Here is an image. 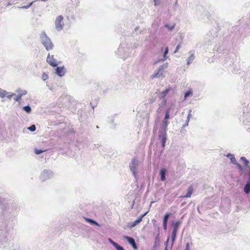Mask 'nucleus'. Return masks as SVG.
<instances>
[{
  "instance_id": "nucleus-46",
  "label": "nucleus",
  "mask_w": 250,
  "mask_h": 250,
  "mask_svg": "<svg viewBox=\"0 0 250 250\" xmlns=\"http://www.w3.org/2000/svg\"><path fill=\"white\" fill-rule=\"evenodd\" d=\"M156 3H157V1H155V5H156Z\"/></svg>"
},
{
  "instance_id": "nucleus-21",
  "label": "nucleus",
  "mask_w": 250,
  "mask_h": 250,
  "mask_svg": "<svg viewBox=\"0 0 250 250\" xmlns=\"http://www.w3.org/2000/svg\"><path fill=\"white\" fill-rule=\"evenodd\" d=\"M167 103V100L165 98L162 99L161 102L159 104V107L157 110V112L159 113L160 112V108H163L165 106Z\"/></svg>"
},
{
  "instance_id": "nucleus-23",
  "label": "nucleus",
  "mask_w": 250,
  "mask_h": 250,
  "mask_svg": "<svg viewBox=\"0 0 250 250\" xmlns=\"http://www.w3.org/2000/svg\"><path fill=\"white\" fill-rule=\"evenodd\" d=\"M172 106L173 105H171L170 107L168 108L166 110L164 119L168 120L169 118V113L170 112L171 108L172 107Z\"/></svg>"
},
{
  "instance_id": "nucleus-22",
  "label": "nucleus",
  "mask_w": 250,
  "mask_h": 250,
  "mask_svg": "<svg viewBox=\"0 0 250 250\" xmlns=\"http://www.w3.org/2000/svg\"><path fill=\"white\" fill-rule=\"evenodd\" d=\"M142 222L141 218H138L137 220H136L135 221H134L133 223L130 224V228H132L134 227H135L137 224L141 223Z\"/></svg>"
},
{
  "instance_id": "nucleus-43",
  "label": "nucleus",
  "mask_w": 250,
  "mask_h": 250,
  "mask_svg": "<svg viewBox=\"0 0 250 250\" xmlns=\"http://www.w3.org/2000/svg\"><path fill=\"white\" fill-rule=\"evenodd\" d=\"M235 165H237V167H238L239 169H242V167L241 166V165L238 164L237 163V164H235Z\"/></svg>"
},
{
  "instance_id": "nucleus-33",
  "label": "nucleus",
  "mask_w": 250,
  "mask_h": 250,
  "mask_svg": "<svg viewBox=\"0 0 250 250\" xmlns=\"http://www.w3.org/2000/svg\"><path fill=\"white\" fill-rule=\"evenodd\" d=\"M42 78V80L45 81L48 79V75L46 73H43Z\"/></svg>"
},
{
  "instance_id": "nucleus-40",
  "label": "nucleus",
  "mask_w": 250,
  "mask_h": 250,
  "mask_svg": "<svg viewBox=\"0 0 250 250\" xmlns=\"http://www.w3.org/2000/svg\"><path fill=\"white\" fill-rule=\"evenodd\" d=\"M169 239V237H168L167 240L165 242V245L166 246V247L165 248V250H167V244L168 243Z\"/></svg>"
},
{
  "instance_id": "nucleus-10",
  "label": "nucleus",
  "mask_w": 250,
  "mask_h": 250,
  "mask_svg": "<svg viewBox=\"0 0 250 250\" xmlns=\"http://www.w3.org/2000/svg\"><path fill=\"white\" fill-rule=\"evenodd\" d=\"M46 62L51 66L55 67L58 65V62L54 58V55L50 56V53L48 54L46 58Z\"/></svg>"
},
{
  "instance_id": "nucleus-37",
  "label": "nucleus",
  "mask_w": 250,
  "mask_h": 250,
  "mask_svg": "<svg viewBox=\"0 0 250 250\" xmlns=\"http://www.w3.org/2000/svg\"><path fill=\"white\" fill-rule=\"evenodd\" d=\"M191 110H189V111H188V117H187V120H188V121H189L190 120V117H191Z\"/></svg>"
},
{
  "instance_id": "nucleus-12",
  "label": "nucleus",
  "mask_w": 250,
  "mask_h": 250,
  "mask_svg": "<svg viewBox=\"0 0 250 250\" xmlns=\"http://www.w3.org/2000/svg\"><path fill=\"white\" fill-rule=\"evenodd\" d=\"M65 73L64 66H58L56 68V73L60 77L63 76Z\"/></svg>"
},
{
  "instance_id": "nucleus-17",
  "label": "nucleus",
  "mask_w": 250,
  "mask_h": 250,
  "mask_svg": "<svg viewBox=\"0 0 250 250\" xmlns=\"http://www.w3.org/2000/svg\"><path fill=\"white\" fill-rule=\"evenodd\" d=\"M168 47H167L165 48L163 58L161 60H159L158 61L156 62L155 63H157L160 62L165 61L167 58V55L168 53Z\"/></svg>"
},
{
  "instance_id": "nucleus-45",
  "label": "nucleus",
  "mask_w": 250,
  "mask_h": 250,
  "mask_svg": "<svg viewBox=\"0 0 250 250\" xmlns=\"http://www.w3.org/2000/svg\"><path fill=\"white\" fill-rule=\"evenodd\" d=\"M99 128L98 126H96V128Z\"/></svg>"
},
{
  "instance_id": "nucleus-48",
  "label": "nucleus",
  "mask_w": 250,
  "mask_h": 250,
  "mask_svg": "<svg viewBox=\"0 0 250 250\" xmlns=\"http://www.w3.org/2000/svg\"><path fill=\"white\" fill-rule=\"evenodd\" d=\"M154 2H155V1H156V0H154Z\"/></svg>"
},
{
  "instance_id": "nucleus-19",
  "label": "nucleus",
  "mask_w": 250,
  "mask_h": 250,
  "mask_svg": "<svg viewBox=\"0 0 250 250\" xmlns=\"http://www.w3.org/2000/svg\"><path fill=\"white\" fill-rule=\"evenodd\" d=\"M16 92L18 93V95L20 96L21 98L22 96L25 95L27 94V92L25 90H22L21 89H18L16 90Z\"/></svg>"
},
{
  "instance_id": "nucleus-25",
  "label": "nucleus",
  "mask_w": 250,
  "mask_h": 250,
  "mask_svg": "<svg viewBox=\"0 0 250 250\" xmlns=\"http://www.w3.org/2000/svg\"><path fill=\"white\" fill-rule=\"evenodd\" d=\"M86 220L87 221V222H88V223H89L91 224L95 225L97 226H100L97 222H96L95 221H94L91 219L87 218L86 219Z\"/></svg>"
},
{
  "instance_id": "nucleus-30",
  "label": "nucleus",
  "mask_w": 250,
  "mask_h": 250,
  "mask_svg": "<svg viewBox=\"0 0 250 250\" xmlns=\"http://www.w3.org/2000/svg\"><path fill=\"white\" fill-rule=\"evenodd\" d=\"M36 127L35 125H32L29 127H28V129L30 131L33 132L36 130Z\"/></svg>"
},
{
  "instance_id": "nucleus-28",
  "label": "nucleus",
  "mask_w": 250,
  "mask_h": 250,
  "mask_svg": "<svg viewBox=\"0 0 250 250\" xmlns=\"http://www.w3.org/2000/svg\"><path fill=\"white\" fill-rule=\"evenodd\" d=\"M45 151V150L35 149L34 150V152L36 154L39 155V154L44 152Z\"/></svg>"
},
{
  "instance_id": "nucleus-5",
  "label": "nucleus",
  "mask_w": 250,
  "mask_h": 250,
  "mask_svg": "<svg viewBox=\"0 0 250 250\" xmlns=\"http://www.w3.org/2000/svg\"><path fill=\"white\" fill-rule=\"evenodd\" d=\"M181 224L182 222L181 221H177L172 223V231L171 234V241L172 244L176 240L177 233Z\"/></svg>"
},
{
  "instance_id": "nucleus-26",
  "label": "nucleus",
  "mask_w": 250,
  "mask_h": 250,
  "mask_svg": "<svg viewBox=\"0 0 250 250\" xmlns=\"http://www.w3.org/2000/svg\"><path fill=\"white\" fill-rule=\"evenodd\" d=\"M192 92L191 90L187 91L184 94V99H186L188 97L192 96Z\"/></svg>"
},
{
  "instance_id": "nucleus-44",
  "label": "nucleus",
  "mask_w": 250,
  "mask_h": 250,
  "mask_svg": "<svg viewBox=\"0 0 250 250\" xmlns=\"http://www.w3.org/2000/svg\"><path fill=\"white\" fill-rule=\"evenodd\" d=\"M11 3H8L7 4V6H9V5H11Z\"/></svg>"
},
{
  "instance_id": "nucleus-35",
  "label": "nucleus",
  "mask_w": 250,
  "mask_h": 250,
  "mask_svg": "<svg viewBox=\"0 0 250 250\" xmlns=\"http://www.w3.org/2000/svg\"><path fill=\"white\" fill-rule=\"evenodd\" d=\"M117 250H125L123 247L118 244L115 247Z\"/></svg>"
},
{
  "instance_id": "nucleus-9",
  "label": "nucleus",
  "mask_w": 250,
  "mask_h": 250,
  "mask_svg": "<svg viewBox=\"0 0 250 250\" xmlns=\"http://www.w3.org/2000/svg\"><path fill=\"white\" fill-rule=\"evenodd\" d=\"M16 94L13 93L8 92L6 91L3 90L0 88V97L1 98L7 97L9 100H11L13 96H15Z\"/></svg>"
},
{
  "instance_id": "nucleus-14",
  "label": "nucleus",
  "mask_w": 250,
  "mask_h": 250,
  "mask_svg": "<svg viewBox=\"0 0 250 250\" xmlns=\"http://www.w3.org/2000/svg\"><path fill=\"white\" fill-rule=\"evenodd\" d=\"M244 191L246 194L250 193V172L249 173V178L246 184L244 186Z\"/></svg>"
},
{
  "instance_id": "nucleus-24",
  "label": "nucleus",
  "mask_w": 250,
  "mask_h": 250,
  "mask_svg": "<svg viewBox=\"0 0 250 250\" xmlns=\"http://www.w3.org/2000/svg\"><path fill=\"white\" fill-rule=\"evenodd\" d=\"M169 89L168 88H167L165 90H164V91L160 93V97L162 98V99H164L165 98V96L167 95V94L168 93V92H169Z\"/></svg>"
},
{
  "instance_id": "nucleus-36",
  "label": "nucleus",
  "mask_w": 250,
  "mask_h": 250,
  "mask_svg": "<svg viewBox=\"0 0 250 250\" xmlns=\"http://www.w3.org/2000/svg\"><path fill=\"white\" fill-rule=\"evenodd\" d=\"M21 99V98L18 94L14 98V100L17 102H19Z\"/></svg>"
},
{
  "instance_id": "nucleus-11",
  "label": "nucleus",
  "mask_w": 250,
  "mask_h": 250,
  "mask_svg": "<svg viewBox=\"0 0 250 250\" xmlns=\"http://www.w3.org/2000/svg\"><path fill=\"white\" fill-rule=\"evenodd\" d=\"M124 238L127 241L128 243L131 245L134 250H137L138 247L134 238L127 236H124Z\"/></svg>"
},
{
  "instance_id": "nucleus-8",
  "label": "nucleus",
  "mask_w": 250,
  "mask_h": 250,
  "mask_svg": "<svg viewBox=\"0 0 250 250\" xmlns=\"http://www.w3.org/2000/svg\"><path fill=\"white\" fill-rule=\"evenodd\" d=\"M127 51L125 50V48L123 47V44H121L117 50V54H118L120 57L125 59L128 57L130 56V54Z\"/></svg>"
},
{
  "instance_id": "nucleus-38",
  "label": "nucleus",
  "mask_w": 250,
  "mask_h": 250,
  "mask_svg": "<svg viewBox=\"0 0 250 250\" xmlns=\"http://www.w3.org/2000/svg\"><path fill=\"white\" fill-rule=\"evenodd\" d=\"M181 44H178L176 46V49H175L174 53H177L179 49L181 48Z\"/></svg>"
},
{
  "instance_id": "nucleus-32",
  "label": "nucleus",
  "mask_w": 250,
  "mask_h": 250,
  "mask_svg": "<svg viewBox=\"0 0 250 250\" xmlns=\"http://www.w3.org/2000/svg\"><path fill=\"white\" fill-rule=\"evenodd\" d=\"M33 2H34V1L31 2L28 5L21 6L20 8H22V9H28L33 4Z\"/></svg>"
},
{
  "instance_id": "nucleus-7",
  "label": "nucleus",
  "mask_w": 250,
  "mask_h": 250,
  "mask_svg": "<svg viewBox=\"0 0 250 250\" xmlns=\"http://www.w3.org/2000/svg\"><path fill=\"white\" fill-rule=\"evenodd\" d=\"M53 176V172L50 170H43L40 175V179L42 181L47 180Z\"/></svg>"
},
{
  "instance_id": "nucleus-34",
  "label": "nucleus",
  "mask_w": 250,
  "mask_h": 250,
  "mask_svg": "<svg viewBox=\"0 0 250 250\" xmlns=\"http://www.w3.org/2000/svg\"><path fill=\"white\" fill-rule=\"evenodd\" d=\"M108 241L114 247H115L118 244L114 242L111 238L108 239Z\"/></svg>"
},
{
  "instance_id": "nucleus-39",
  "label": "nucleus",
  "mask_w": 250,
  "mask_h": 250,
  "mask_svg": "<svg viewBox=\"0 0 250 250\" xmlns=\"http://www.w3.org/2000/svg\"><path fill=\"white\" fill-rule=\"evenodd\" d=\"M148 213V211L146 212V213H144L140 216H139L138 218H141V221H142L143 218L146 215V214Z\"/></svg>"
},
{
  "instance_id": "nucleus-16",
  "label": "nucleus",
  "mask_w": 250,
  "mask_h": 250,
  "mask_svg": "<svg viewBox=\"0 0 250 250\" xmlns=\"http://www.w3.org/2000/svg\"><path fill=\"white\" fill-rule=\"evenodd\" d=\"M193 188L191 186H189L188 188V192L186 194V195L182 196L183 198H189L190 197L191 194L193 193Z\"/></svg>"
},
{
  "instance_id": "nucleus-31",
  "label": "nucleus",
  "mask_w": 250,
  "mask_h": 250,
  "mask_svg": "<svg viewBox=\"0 0 250 250\" xmlns=\"http://www.w3.org/2000/svg\"><path fill=\"white\" fill-rule=\"evenodd\" d=\"M165 27L167 28L169 30L171 31L174 29V25H169L167 24L165 25Z\"/></svg>"
},
{
  "instance_id": "nucleus-6",
  "label": "nucleus",
  "mask_w": 250,
  "mask_h": 250,
  "mask_svg": "<svg viewBox=\"0 0 250 250\" xmlns=\"http://www.w3.org/2000/svg\"><path fill=\"white\" fill-rule=\"evenodd\" d=\"M63 17L62 15L58 16L55 20V28L58 31H61L64 25L63 22Z\"/></svg>"
},
{
  "instance_id": "nucleus-4",
  "label": "nucleus",
  "mask_w": 250,
  "mask_h": 250,
  "mask_svg": "<svg viewBox=\"0 0 250 250\" xmlns=\"http://www.w3.org/2000/svg\"><path fill=\"white\" fill-rule=\"evenodd\" d=\"M139 165V161L136 158H133L129 164L130 170L136 179L137 177V168Z\"/></svg>"
},
{
  "instance_id": "nucleus-41",
  "label": "nucleus",
  "mask_w": 250,
  "mask_h": 250,
  "mask_svg": "<svg viewBox=\"0 0 250 250\" xmlns=\"http://www.w3.org/2000/svg\"><path fill=\"white\" fill-rule=\"evenodd\" d=\"M185 250H189V243H187L186 244Z\"/></svg>"
},
{
  "instance_id": "nucleus-3",
  "label": "nucleus",
  "mask_w": 250,
  "mask_h": 250,
  "mask_svg": "<svg viewBox=\"0 0 250 250\" xmlns=\"http://www.w3.org/2000/svg\"><path fill=\"white\" fill-rule=\"evenodd\" d=\"M168 63L166 62L161 65L157 69L156 72L150 76L151 79L159 78L160 77H164V73L165 70L168 67Z\"/></svg>"
},
{
  "instance_id": "nucleus-29",
  "label": "nucleus",
  "mask_w": 250,
  "mask_h": 250,
  "mask_svg": "<svg viewBox=\"0 0 250 250\" xmlns=\"http://www.w3.org/2000/svg\"><path fill=\"white\" fill-rule=\"evenodd\" d=\"M241 160L244 162L246 166L248 167V164L249 162L248 160H247V159L245 157H242L241 158Z\"/></svg>"
},
{
  "instance_id": "nucleus-18",
  "label": "nucleus",
  "mask_w": 250,
  "mask_h": 250,
  "mask_svg": "<svg viewBox=\"0 0 250 250\" xmlns=\"http://www.w3.org/2000/svg\"><path fill=\"white\" fill-rule=\"evenodd\" d=\"M190 54V56L187 59V64L189 65L195 59L194 53H191V51L189 52Z\"/></svg>"
},
{
  "instance_id": "nucleus-1",
  "label": "nucleus",
  "mask_w": 250,
  "mask_h": 250,
  "mask_svg": "<svg viewBox=\"0 0 250 250\" xmlns=\"http://www.w3.org/2000/svg\"><path fill=\"white\" fill-rule=\"evenodd\" d=\"M168 124V120L164 119L162 122V126L159 131V139L161 141L162 146L163 148L165 146V144L167 139V130Z\"/></svg>"
},
{
  "instance_id": "nucleus-2",
  "label": "nucleus",
  "mask_w": 250,
  "mask_h": 250,
  "mask_svg": "<svg viewBox=\"0 0 250 250\" xmlns=\"http://www.w3.org/2000/svg\"><path fill=\"white\" fill-rule=\"evenodd\" d=\"M41 42L47 51L53 49L54 45L50 39L44 32H42L40 36Z\"/></svg>"
},
{
  "instance_id": "nucleus-47",
  "label": "nucleus",
  "mask_w": 250,
  "mask_h": 250,
  "mask_svg": "<svg viewBox=\"0 0 250 250\" xmlns=\"http://www.w3.org/2000/svg\"><path fill=\"white\" fill-rule=\"evenodd\" d=\"M156 239H158V236L156 237Z\"/></svg>"
},
{
  "instance_id": "nucleus-13",
  "label": "nucleus",
  "mask_w": 250,
  "mask_h": 250,
  "mask_svg": "<svg viewBox=\"0 0 250 250\" xmlns=\"http://www.w3.org/2000/svg\"><path fill=\"white\" fill-rule=\"evenodd\" d=\"M170 215L171 214L170 213H167L164 215V217L163 218V228H164V230H167V222H168V218H169Z\"/></svg>"
},
{
  "instance_id": "nucleus-20",
  "label": "nucleus",
  "mask_w": 250,
  "mask_h": 250,
  "mask_svg": "<svg viewBox=\"0 0 250 250\" xmlns=\"http://www.w3.org/2000/svg\"><path fill=\"white\" fill-rule=\"evenodd\" d=\"M227 157L230 159L231 162L233 164H237V161L236 160V159L234 157V156L230 153H229L227 155Z\"/></svg>"
},
{
  "instance_id": "nucleus-42",
  "label": "nucleus",
  "mask_w": 250,
  "mask_h": 250,
  "mask_svg": "<svg viewBox=\"0 0 250 250\" xmlns=\"http://www.w3.org/2000/svg\"><path fill=\"white\" fill-rule=\"evenodd\" d=\"M189 121H188V120L187 119L185 124L183 126V127H185L187 126L188 125Z\"/></svg>"
},
{
  "instance_id": "nucleus-27",
  "label": "nucleus",
  "mask_w": 250,
  "mask_h": 250,
  "mask_svg": "<svg viewBox=\"0 0 250 250\" xmlns=\"http://www.w3.org/2000/svg\"><path fill=\"white\" fill-rule=\"evenodd\" d=\"M23 109L27 113H29L31 111V108L29 105L23 106Z\"/></svg>"
},
{
  "instance_id": "nucleus-15",
  "label": "nucleus",
  "mask_w": 250,
  "mask_h": 250,
  "mask_svg": "<svg viewBox=\"0 0 250 250\" xmlns=\"http://www.w3.org/2000/svg\"><path fill=\"white\" fill-rule=\"evenodd\" d=\"M167 172V169L165 168H162L160 171V175L161 176V180L164 181L166 180V174Z\"/></svg>"
}]
</instances>
